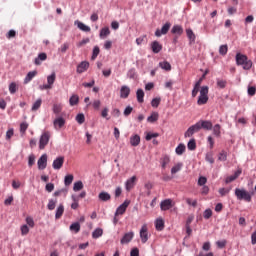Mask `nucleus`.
I'll return each mask as SVG.
<instances>
[{
  "mask_svg": "<svg viewBox=\"0 0 256 256\" xmlns=\"http://www.w3.org/2000/svg\"><path fill=\"white\" fill-rule=\"evenodd\" d=\"M236 64L237 65H242L243 69L245 71H249L251 67H253V62L247 58V56L237 53L236 54Z\"/></svg>",
  "mask_w": 256,
  "mask_h": 256,
  "instance_id": "1",
  "label": "nucleus"
},
{
  "mask_svg": "<svg viewBox=\"0 0 256 256\" xmlns=\"http://www.w3.org/2000/svg\"><path fill=\"white\" fill-rule=\"evenodd\" d=\"M235 196L237 197L238 201H246V203H251V193H249L245 189L236 188L235 189Z\"/></svg>",
  "mask_w": 256,
  "mask_h": 256,
  "instance_id": "2",
  "label": "nucleus"
},
{
  "mask_svg": "<svg viewBox=\"0 0 256 256\" xmlns=\"http://www.w3.org/2000/svg\"><path fill=\"white\" fill-rule=\"evenodd\" d=\"M209 101V86H202L200 95L197 100V105H205Z\"/></svg>",
  "mask_w": 256,
  "mask_h": 256,
  "instance_id": "3",
  "label": "nucleus"
},
{
  "mask_svg": "<svg viewBox=\"0 0 256 256\" xmlns=\"http://www.w3.org/2000/svg\"><path fill=\"white\" fill-rule=\"evenodd\" d=\"M51 139V133L43 132L39 140V149H45L49 145V140Z\"/></svg>",
  "mask_w": 256,
  "mask_h": 256,
  "instance_id": "4",
  "label": "nucleus"
},
{
  "mask_svg": "<svg viewBox=\"0 0 256 256\" xmlns=\"http://www.w3.org/2000/svg\"><path fill=\"white\" fill-rule=\"evenodd\" d=\"M199 131H201V126L199 125V122H197L187 129V131L184 133V137H193V135H195V133H199Z\"/></svg>",
  "mask_w": 256,
  "mask_h": 256,
  "instance_id": "5",
  "label": "nucleus"
},
{
  "mask_svg": "<svg viewBox=\"0 0 256 256\" xmlns=\"http://www.w3.org/2000/svg\"><path fill=\"white\" fill-rule=\"evenodd\" d=\"M140 239L142 243H146L147 241H149V232L147 224H143L140 229Z\"/></svg>",
  "mask_w": 256,
  "mask_h": 256,
  "instance_id": "6",
  "label": "nucleus"
},
{
  "mask_svg": "<svg viewBox=\"0 0 256 256\" xmlns=\"http://www.w3.org/2000/svg\"><path fill=\"white\" fill-rule=\"evenodd\" d=\"M169 29H171V23L167 22L162 26L161 30L157 29L155 31V36L161 37V35H167V33H169Z\"/></svg>",
  "mask_w": 256,
  "mask_h": 256,
  "instance_id": "7",
  "label": "nucleus"
},
{
  "mask_svg": "<svg viewBox=\"0 0 256 256\" xmlns=\"http://www.w3.org/2000/svg\"><path fill=\"white\" fill-rule=\"evenodd\" d=\"M63 163H65V157H63V156L57 157L53 161L52 167H53V169H55V171H59V169H61L63 167Z\"/></svg>",
  "mask_w": 256,
  "mask_h": 256,
  "instance_id": "8",
  "label": "nucleus"
},
{
  "mask_svg": "<svg viewBox=\"0 0 256 256\" xmlns=\"http://www.w3.org/2000/svg\"><path fill=\"white\" fill-rule=\"evenodd\" d=\"M38 169L40 171H43L44 169H47V154H43L37 162Z\"/></svg>",
  "mask_w": 256,
  "mask_h": 256,
  "instance_id": "9",
  "label": "nucleus"
},
{
  "mask_svg": "<svg viewBox=\"0 0 256 256\" xmlns=\"http://www.w3.org/2000/svg\"><path fill=\"white\" fill-rule=\"evenodd\" d=\"M129 200H125L117 209L115 212V217H117V215H123L125 213V211H127V207H129Z\"/></svg>",
  "mask_w": 256,
  "mask_h": 256,
  "instance_id": "10",
  "label": "nucleus"
},
{
  "mask_svg": "<svg viewBox=\"0 0 256 256\" xmlns=\"http://www.w3.org/2000/svg\"><path fill=\"white\" fill-rule=\"evenodd\" d=\"M133 237H135V233L133 232L125 233L122 239L120 240L121 245H127V243H131V241H133Z\"/></svg>",
  "mask_w": 256,
  "mask_h": 256,
  "instance_id": "11",
  "label": "nucleus"
},
{
  "mask_svg": "<svg viewBox=\"0 0 256 256\" xmlns=\"http://www.w3.org/2000/svg\"><path fill=\"white\" fill-rule=\"evenodd\" d=\"M173 207V200L165 199L160 203L161 211H169Z\"/></svg>",
  "mask_w": 256,
  "mask_h": 256,
  "instance_id": "12",
  "label": "nucleus"
},
{
  "mask_svg": "<svg viewBox=\"0 0 256 256\" xmlns=\"http://www.w3.org/2000/svg\"><path fill=\"white\" fill-rule=\"evenodd\" d=\"M198 125H200V129H205L206 131L213 129V123L209 120H200L198 121Z\"/></svg>",
  "mask_w": 256,
  "mask_h": 256,
  "instance_id": "13",
  "label": "nucleus"
},
{
  "mask_svg": "<svg viewBox=\"0 0 256 256\" xmlns=\"http://www.w3.org/2000/svg\"><path fill=\"white\" fill-rule=\"evenodd\" d=\"M87 69H89V62L82 61L80 64H78L76 72L79 73V75H81V73H85Z\"/></svg>",
  "mask_w": 256,
  "mask_h": 256,
  "instance_id": "14",
  "label": "nucleus"
},
{
  "mask_svg": "<svg viewBox=\"0 0 256 256\" xmlns=\"http://www.w3.org/2000/svg\"><path fill=\"white\" fill-rule=\"evenodd\" d=\"M131 94V88L129 86H122L120 89V97L121 99H127L129 95Z\"/></svg>",
  "mask_w": 256,
  "mask_h": 256,
  "instance_id": "15",
  "label": "nucleus"
},
{
  "mask_svg": "<svg viewBox=\"0 0 256 256\" xmlns=\"http://www.w3.org/2000/svg\"><path fill=\"white\" fill-rule=\"evenodd\" d=\"M53 125L56 131H59V129L65 126V120L63 117H58L54 120Z\"/></svg>",
  "mask_w": 256,
  "mask_h": 256,
  "instance_id": "16",
  "label": "nucleus"
},
{
  "mask_svg": "<svg viewBox=\"0 0 256 256\" xmlns=\"http://www.w3.org/2000/svg\"><path fill=\"white\" fill-rule=\"evenodd\" d=\"M74 25H77L78 29H80V31H84V33H89L91 31V27L85 25L83 22L76 20L74 22Z\"/></svg>",
  "mask_w": 256,
  "mask_h": 256,
  "instance_id": "17",
  "label": "nucleus"
},
{
  "mask_svg": "<svg viewBox=\"0 0 256 256\" xmlns=\"http://www.w3.org/2000/svg\"><path fill=\"white\" fill-rule=\"evenodd\" d=\"M162 49H163V45H161V43H159L158 41H153L151 43V50L154 53H161Z\"/></svg>",
  "mask_w": 256,
  "mask_h": 256,
  "instance_id": "18",
  "label": "nucleus"
},
{
  "mask_svg": "<svg viewBox=\"0 0 256 256\" xmlns=\"http://www.w3.org/2000/svg\"><path fill=\"white\" fill-rule=\"evenodd\" d=\"M37 76V71H30L27 73L25 79H24V85H27V83H31V81H33V79Z\"/></svg>",
  "mask_w": 256,
  "mask_h": 256,
  "instance_id": "19",
  "label": "nucleus"
},
{
  "mask_svg": "<svg viewBox=\"0 0 256 256\" xmlns=\"http://www.w3.org/2000/svg\"><path fill=\"white\" fill-rule=\"evenodd\" d=\"M139 143H141V137L137 134L130 137V144L132 147L139 146Z\"/></svg>",
  "mask_w": 256,
  "mask_h": 256,
  "instance_id": "20",
  "label": "nucleus"
},
{
  "mask_svg": "<svg viewBox=\"0 0 256 256\" xmlns=\"http://www.w3.org/2000/svg\"><path fill=\"white\" fill-rule=\"evenodd\" d=\"M155 228L156 231H163V229H165V221L163 220V218L156 219Z\"/></svg>",
  "mask_w": 256,
  "mask_h": 256,
  "instance_id": "21",
  "label": "nucleus"
},
{
  "mask_svg": "<svg viewBox=\"0 0 256 256\" xmlns=\"http://www.w3.org/2000/svg\"><path fill=\"white\" fill-rule=\"evenodd\" d=\"M135 181H137L136 176H132L130 179H128L126 181V190L127 191H131V189H133V187H135Z\"/></svg>",
  "mask_w": 256,
  "mask_h": 256,
  "instance_id": "22",
  "label": "nucleus"
},
{
  "mask_svg": "<svg viewBox=\"0 0 256 256\" xmlns=\"http://www.w3.org/2000/svg\"><path fill=\"white\" fill-rule=\"evenodd\" d=\"M160 163H161L162 169H167V165H168L169 163H171V158L169 157V155H164V156H162V158L160 159Z\"/></svg>",
  "mask_w": 256,
  "mask_h": 256,
  "instance_id": "23",
  "label": "nucleus"
},
{
  "mask_svg": "<svg viewBox=\"0 0 256 256\" xmlns=\"http://www.w3.org/2000/svg\"><path fill=\"white\" fill-rule=\"evenodd\" d=\"M98 199L104 202L111 201V194H109L108 192H100L98 195Z\"/></svg>",
  "mask_w": 256,
  "mask_h": 256,
  "instance_id": "24",
  "label": "nucleus"
},
{
  "mask_svg": "<svg viewBox=\"0 0 256 256\" xmlns=\"http://www.w3.org/2000/svg\"><path fill=\"white\" fill-rule=\"evenodd\" d=\"M63 213H65V207L63 204H60L56 209L55 219H61V217H63Z\"/></svg>",
  "mask_w": 256,
  "mask_h": 256,
  "instance_id": "25",
  "label": "nucleus"
},
{
  "mask_svg": "<svg viewBox=\"0 0 256 256\" xmlns=\"http://www.w3.org/2000/svg\"><path fill=\"white\" fill-rule=\"evenodd\" d=\"M69 105L71 107H75V105H79V95L73 94L69 99Z\"/></svg>",
  "mask_w": 256,
  "mask_h": 256,
  "instance_id": "26",
  "label": "nucleus"
},
{
  "mask_svg": "<svg viewBox=\"0 0 256 256\" xmlns=\"http://www.w3.org/2000/svg\"><path fill=\"white\" fill-rule=\"evenodd\" d=\"M47 60V54L46 53H40L37 58H35L34 63L35 65H41V61Z\"/></svg>",
  "mask_w": 256,
  "mask_h": 256,
  "instance_id": "27",
  "label": "nucleus"
},
{
  "mask_svg": "<svg viewBox=\"0 0 256 256\" xmlns=\"http://www.w3.org/2000/svg\"><path fill=\"white\" fill-rule=\"evenodd\" d=\"M171 33L174 35H183V27H181V25H174L172 27Z\"/></svg>",
  "mask_w": 256,
  "mask_h": 256,
  "instance_id": "28",
  "label": "nucleus"
},
{
  "mask_svg": "<svg viewBox=\"0 0 256 256\" xmlns=\"http://www.w3.org/2000/svg\"><path fill=\"white\" fill-rule=\"evenodd\" d=\"M148 123H155L159 121V113L152 112L151 115L147 118Z\"/></svg>",
  "mask_w": 256,
  "mask_h": 256,
  "instance_id": "29",
  "label": "nucleus"
},
{
  "mask_svg": "<svg viewBox=\"0 0 256 256\" xmlns=\"http://www.w3.org/2000/svg\"><path fill=\"white\" fill-rule=\"evenodd\" d=\"M136 97H137L138 103H143L144 98H145V92L143 91V89L137 90Z\"/></svg>",
  "mask_w": 256,
  "mask_h": 256,
  "instance_id": "30",
  "label": "nucleus"
},
{
  "mask_svg": "<svg viewBox=\"0 0 256 256\" xmlns=\"http://www.w3.org/2000/svg\"><path fill=\"white\" fill-rule=\"evenodd\" d=\"M70 231H72V233H79V231H81V224H79V222H74L70 225Z\"/></svg>",
  "mask_w": 256,
  "mask_h": 256,
  "instance_id": "31",
  "label": "nucleus"
},
{
  "mask_svg": "<svg viewBox=\"0 0 256 256\" xmlns=\"http://www.w3.org/2000/svg\"><path fill=\"white\" fill-rule=\"evenodd\" d=\"M181 169H183V163L178 162L175 166H173L171 168V174L175 175V173H179V171H181Z\"/></svg>",
  "mask_w": 256,
  "mask_h": 256,
  "instance_id": "32",
  "label": "nucleus"
},
{
  "mask_svg": "<svg viewBox=\"0 0 256 256\" xmlns=\"http://www.w3.org/2000/svg\"><path fill=\"white\" fill-rule=\"evenodd\" d=\"M99 237H103V229H101V228H96V229L92 232V238H93V239H99Z\"/></svg>",
  "mask_w": 256,
  "mask_h": 256,
  "instance_id": "33",
  "label": "nucleus"
},
{
  "mask_svg": "<svg viewBox=\"0 0 256 256\" xmlns=\"http://www.w3.org/2000/svg\"><path fill=\"white\" fill-rule=\"evenodd\" d=\"M108 35H111V30H109V27H104L100 30L101 39H105V37H108Z\"/></svg>",
  "mask_w": 256,
  "mask_h": 256,
  "instance_id": "34",
  "label": "nucleus"
},
{
  "mask_svg": "<svg viewBox=\"0 0 256 256\" xmlns=\"http://www.w3.org/2000/svg\"><path fill=\"white\" fill-rule=\"evenodd\" d=\"M43 103V100L41 98L37 99L31 108V111H38L41 108V104Z\"/></svg>",
  "mask_w": 256,
  "mask_h": 256,
  "instance_id": "35",
  "label": "nucleus"
},
{
  "mask_svg": "<svg viewBox=\"0 0 256 256\" xmlns=\"http://www.w3.org/2000/svg\"><path fill=\"white\" fill-rule=\"evenodd\" d=\"M159 67L164 71H171V63L167 61L159 62Z\"/></svg>",
  "mask_w": 256,
  "mask_h": 256,
  "instance_id": "36",
  "label": "nucleus"
},
{
  "mask_svg": "<svg viewBox=\"0 0 256 256\" xmlns=\"http://www.w3.org/2000/svg\"><path fill=\"white\" fill-rule=\"evenodd\" d=\"M185 149V144H179L175 149L176 155H183L185 153Z\"/></svg>",
  "mask_w": 256,
  "mask_h": 256,
  "instance_id": "37",
  "label": "nucleus"
},
{
  "mask_svg": "<svg viewBox=\"0 0 256 256\" xmlns=\"http://www.w3.org/2000/svg\"><path fill=\"white\" fill-rule=\"evenodd\" d=\"M186 34H187V37H188L190 43H195L196 37H195V33H193V30L187 29Z\"/></svg>",
  "mask_w": 256,
  "mask_h": 256,
  "instance_id": "38",
  "label": "nucleus"
},
{
  "mask_svg": "<svg viewBox=\"0 0 256 256\" xmlns=\"http://www.w3.org/2000/svg\"><path fill=\"white\" fill-rule=\"evenodd\" d=\"M216 84L219 89H225L227 87V80H223L221 78L216 79Z\"/></svg>",
  "mask_w": 256,
  "mask_h": 256,
  "instance_id": "39",
  "label": "nucleus"
},
{
  "mask_svg": "<svg viewBox=\"0 0 256 256\" xmlns=\"http://www.w3.org/2000/svg\"><path fill=\"white\" fill-rule=\"evenodd\" d=\"M57 78L55 72L52 73V75H49L47 77V84H49L50 87H53V84L55 83V79Z\"/></svg>",
  "mask_w": 256,
  "mask_h": 256,
  "instance_id": "40",
  "label": "nucleus"
},
{
  "mask_svg": "<svg viewBox=\"0 0 256 256\" xmlns=\"http://www.w3.org/2000/svg\"><path fill=\"white\" fill-rule=\"evenodd\" d=\"M187 148L189 149V151H195V149H197V142H195V139H191L188 142Z\"/></svg>",
  "mask_w": 256,
  "mask_h": 256,
  "instance_id": "41",
  "label": "nucleus"
},
{
  "mask_svg": "<svg viewBox=\"0 0 256 256\" xmlns=\"http://www.w3.org/2000/svg\"><path fill=\"white\" fill-rule=\"evenodd\" d=\"M71 183H73V174H68L64 178V184L66 187H69V185H71Z\"/></svg>",
  "mask_w": 256,
  "mask_h": 256,
  "instance_id": "42",
  "label": "nucleus"
},
{
  "mask_svg": "<svg viewBox=\"0 0 256 256\" xmlns=\"http://www.w3.org/2000/svg\"><path fill=\"white\" fill-rule=\"evenodd\" d=\"M213 134L215 135V137H221V125L219 124L214 125Z\"/></svg>",
  "mask_w": 256,
  "mask_h": 256,
  "instance_id": "43",
  "label": "nucleus"
},
{
  "mask_svg": "<svg viewBox=\"0 0 256 256\" xmlns=\"http://www.w3.org/2000/svg\"><path fill=\"white\" fill-rule=\"evenodd\" d=\"M76 121L79 125H83V123H85V114L83 113L77 114Z\"/></svg>",
  "mask_w": 256,
  "mask_h": 256,
  "instance_id": "44",
  "label": "nucleus"
},
{
  "mask_svg": "<svg viewBox=\"0 0 256 256\" xmlns=\"http://www.w3.org/2000/svg\"><path fill=\"white\" fill-rule=\"evenodd\" d=\"M9 92L11 93V95H15V93H17V83L11 82L9 84Z\"/></svg>",
  "mask_w": 256,
  "mask_h": 256,
  "instance_id": "45",
  "label": "nucleus"
},
{
  "mask_svg": "<svg viewBox=\"0 0 256 256\" xmlns=\"http://www.w3.org/2000/svg\"><path fill=\"white\" fill-rule=\"evenodd\" d=\"M61 111H63V106L61 104L53 105V113H55V115H59V113H61Z\"/></svg>",
  "mask_w": 256,
  "mask_h": 256,
  "instance_id": "46",
  "label": "nucleus"
},
{
  "mask_svg": "<svg viewBox=\"0 0 256 256\" xmlns=\"http://www.w3.org/2000/svg\"><path fill=\"white\" fill-rule=\"evenodd\" d=\"M156 137H159V133L155 132V133H152V132H148L146 134V141H151V139H156Z\"/></svg>",
  "mask_w": 256,
  "mask_h": 256,
  "instance_id": "47",
  "label": "nucleus"
},
{
  "mask_svg": "<svg viewBox=\"0 0 256 256\" xmlns=\"http://www.w3.org/2000/svg\"><path fill=\"white\" fill-rule=\"evenodd\" d=\"M73 203L71 204V209H77L79 207V198L77 196L72 195Z\"/></svg>",
  "mask_w": 256,
  "mask_h": 256,
  "instance_id": "48",
  "label": "nucleus"
},
{
  "mask_svg": "<svg viewBox=\"0 0 256 256\" xmlns=\"http://www.w3.org/2000/svg\"><path fill=\"white\" fill-rule=\"evenodd\" d=\"M81 189H83V182L82 181H77L74 183L73 186V191H81Z\"/></svg>",
  "mask_w": 256,
  "mask_h": 256,
  "instance_id": "49",
  "label": "nucleus"
},
{
  "mask_svg": "<svg viewBox=\"0 0 256 256\" xmlns=\"http://www.w3.org/2000/svg\"><path fill=\"white\" fill-rule=\"evenodd\" d=\"M99 53H100L99 46H95V47L93 48V52H92V57H91V59H92L93 61H95V59H97V57L99 56Z\"/></svg>",
  "mask_w": 256,
  "mask_h": 256,
  "instance_id": "50",
  "label": "nucleus"
},
{
  "mask_svg": "<svg viewBox=\"0 0 256 256\" xmlns=\"http://www.w3.org/2000/svg\"><path fill=\"white\" fill-rule=\"evenodd\" d=\"M56 205H57V200L50 199L47 207H48L49 211H53V209H55Z\"/></svg>",
  "mask_w": 256,
  "mask_h": 256,
  "instance_id": "51",
  "label": "nucleus"
},
{
  "mask_svg": "<svg viewBox=\"0 0 256 256\" xmlns=\"http://www.w3.org/2000/svg\"><path fill=\"white\" fill-rule=\"evenodd\" d=\"M228 51H229V47L227 46V44L221 45L219 47V54L220 55H225Z\"/></svg>",
  "mask_w": 256,
  "mask_h": 256,
  "instance_id": "52",
  "label": "nucleus"
},
{
  "mask_svg": "<svg viewBox=\"0 0 256 256\" xmlns=\"http://www.w3.org/2000/svg\"><path fill=\"white\" fill-rule=\"evenodd\" d=\"M218 161H227V152L222 150L218 155Z\"/></svg>",
  "mask_w": 256,
  "mask_h": 256,
  "instance_id": "53",
  "label": "nucleus"
},
{
  "mask_svg": "<svg viewBox=\"0 0 256 256\" xmlns=\"http://www.w3.org/2000/svg\"><path fill=\"white\" fill-rule=\"evenodd\" d=\"M21 235L25 236L29 234V226L27 224H24L20 227Z\"/></svg>",
  "mask_w": 256,
  "mask_h": 256,
  "instance_id": "54",
  "label": "nucleus"
},
{
  "mask_svg": "<svg viewBox=\"0 0 256 256\" xmlns=\"http://www.w3.org/2000/svg\"><path fill=\"white\" fill-rule=\"evenodd\" d=\"M207 184V177L200 176L198 179V185L199 187H204Z\"/></svg>",
  "mask_w": 256,
  "mask_h": 256,
  "instance_id": "55",
  "label": "nucleus"
},
{
  "mask_svg": "<svg viewBox=\"0 0 256 256\" xmlns=\"http://www.w3.org/2000/svg\"><path fill=\"white\" fill-rule=\"evenodd\" d=\"M203 216H204V219H211V217H213V210H211V209H206L205 211H204V214H203Z\"/></svg>",
  "mask_w": 256,
  "mask_h": 256,
  "instance_id": "56",
  "label": "nucleus"
},
{
  "mask_svg": "<svg viewBox=\"0 0 256 256\" xmlns=\"http://www.w3.org/2000/svg\"><path fill=\"white\" fill-rule=\"evenodd\" d=\"M205 159L211 165H213V163H215V158H213V153H207Z\"/></svg>",
  "mask_w": 256,
  "mask_h": 256,
  "instance_id": "57",
  "label": "nucleus"
},
{
  "mask_svg": "<svg viewBox=\"0 0 256 256\" xmlns=\"http://www.w3.org/2000/svg\"><path fill=\"white\" fill-rule=\"evenodd\" d=\"M26 223L28 225V227H31L33 229V227H35V221L33 220V218L31 216L26 217Z\"/></svg>",
  "mask_w": 256,
  "mask_h": 256,
  "instance_id": "58",
  "label": "nucleus"
},
{
  "mask_svg": "<svg viewBox=\"0 0 256 256\" xmlns=\"http://www.w3.org/2000/svg\"><path fill=\"white\" fill-rule=\"evenodd\" d=\"M13 135H15V131L13 130V128L8 129V131L6 132V141H10Z\"/></svg>",
  "mask_w": 256,
  "mask_h": 256,
  "instance_id": "59",
  "label": "nucleus"
},
{
  "mask_svg": "<svg viewBox=\"0 0 256 256\" xmlns=\"http://www.w3.org/2000/svg\"><path fill=\"white\" fill-rule=\"evenodd\" d=\"M29 129V124L27 122H22L20 124V133H25Z\"/></svg>",
  "mask_w": 256,
  "mask_h": 256,
  "instance_id": "60",
  "label": "nucleus"
},
{
  "mask_svg": "<svg viewBox=\"0 0 256 256\" xmlns=\"http://www.w3.org/2000/svg\"><path fill=\"white\" fill-rule=\"evenodd\" d=\"M160 104H161V98H154L151 101L152 107L157 108V107H159Z\"/></svg>",
  "mask_w": 256,
  "mask_h": 256,
  "instance_id": "61",
  "label": "nucleus"
},
{
  "mask_svg": "<svg viewBox=\"0 0 256 256\" xmlns=\"http://www.w3.org/2000/svg\"><path fill=\"white\" fill-rule=\"evenodd\" d=\"M92 107L93 109H95L96 111H99V108L101 107V100H94L92 102Z\"/></svg>",
  "mask_w": 256,
  "mask_h": 256,
  "instance_id": "62",
  "label": "nucleus"
},
{
  "mask_svg": "<svg viewBox=\"0 0 256 256\" xmlns=\"http://www.w3.org/2000/svg\"><path fill=\"white\" fill-rule=\"evenodd\" d=\"M256 93V87L255 86H248V95L250 97H253Z\"/></svg>",
  "mask_w": 256,
  "mask_h": 256,
  "instance_id": "63",
  "label": "nucleus"
},
{
  "mask_svg": "<svg viewBox=\"0 0 256 256\" xmlns=\"http://www.w3.org/2000/svg\"><path fill=\"white\" fill-rule=\"evenodd\" d=\"M67 49H69V43H64L61 45V47L59 48V51H61V53H67Z\"/></svg>",
  "mask_w": 256,
  "mask_h": 256,
  "instance_id": "64",
  "label": "nucleus"
}]
</instances>
